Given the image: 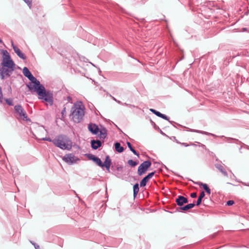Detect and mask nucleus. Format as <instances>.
I'll list each match as a JSON object with an SVG mask.
<instances>
[{
  "mask_svg": "<svg viewBox=\"0 0 249 249\" xmlns=\"http://www.w3.org/2000/svg\"><path fill=\"white\" fill-rule=\"evenodd\" d=\"M189 131H190L191 132L200 133V134L207 135V136H215L214 134H213L212 133H209V132H208L206 131H202V130H199L193 129L189 128Z\"/></svg>",
  "mask_w": 249,
  "mask_h": 249,
  "instance_id": "13",
  "label": "nucleus"
},
{
  "mask_svg": "<svg viewBox=\"0 0 249 249\" xmlns=\"http://www.w3.org/2000/svg\"><path fill=\"white\" fill-rule=\"evenodd\" d=\"M65 112H66L65 108H64L62 110V112H61V113L63 115Z\"/></svg>",
  "mask_w": 249,
  "mask_h": 249,
  "instance_id": "39",
  "label": "nucleus"
},
{
  "mask_svg": "<svg viewBox=\"0 0 249 249\" xmlns=\"http://www.w3.org/2000/svg\"><path fill=\"white\" fill-rule=\"evenodd\" d=\"M195 206L194 203H190L183 207H179L178 211H179V210H182L183 211H186L188 210L193 208Z\"/></svg>",
  "mask_w": 249,
  "mask_h": 249,
  "instance_id": "16",
  "label": "nucleus"
},
{
  "mask_svg": "<svg viewBox=\"0 0 249 249\" xmlns=\"http://www.w3.org/2000/svg\"><path fill=\"white\" fill-rule=\"evenodd\" d=\"M133 190V196L135 198L137 196V195L139 191L138 183H136L134 185Z\"/></svg>",
  "mask_w": 249,
  "mask_h": 249,
  "instance_id": "21",
  "label": "nucleus"
},
{
  "mask_svg": "<svg viewBox=\"0 0 249 249\" xmlns=\"http://www.w3.org/2000/svg\"><path fill=\"white\" fill-rule=\"evenodd\" d=\"M93 161L98 166L102 167H103V163L102 162V161L99 158L96 157V158H95Z\"/></svg>",
  "mask_w": 249,
  "mask_h": 249,
  "instance_id": "24",
  "label": "nucleus"
},
{
  "mask_svg": "<svg viewBox=\"0 0 249 249\" xmlns=\"http://www.w3.org/2000/svg\"><path fill=\"white\" fill-rule=\"evenodd\" d=\"M180 143L185 147H187L189 146V144H188L187 143L183 142V143Z\"/></svg>",
  "mask_w": 249,
  "mask_h": 249,
  "instance_id": "38",
  "label": "nucleus"
},
{
  "mask_svg": "<svg viewBox=\"0 0 249 249\" xmlns=\"http://www.w3.org/2000/svg\"><path fill=\"white\" fill-rule=\"evenodd\" d=\"M85 107L81 101L74 103L71 109L70 117L74 123H80L85 115Z\"/></svg>",
  "mask_w": 249,
  "mask_h": 249,
  "instance_id": "3",
  "label": "nucleus"
},
{
  "mask_svg": "<svg viewBox=\"0 0 249 249\" xmlns=\"http://www.w3.org/2000/svg\"><path fill=\"white\" fill-rule=\"evenodd\" d=\"M248 149H249V147H248Z\"/></svg>",
  "mask_w": 249,
  "mask_h": 249,
  "instance_id": "45",
  "label": "nucleus"
},
{
  "mask_svg": "<svg viewBox=\"0 0 249 249\" xmlns=\"http://www.w3.org/2000/svg\"><path fill=\"white\" fill-rule=\"evenodd\" d=\"M205 193L203 191H202L201 193L200 194V195L199 196L198 199L196 201V205L198 206L199 205L202 201V198L205 196Z\"/></svg>",
  "mask_w": 249,
  "mask_h": 249,
  "instance_id": "19",
  "label": "nucleus"
},
{
  "mask_svg": "<svg viewBox=\"0 0 249 249\" xmlns=\"http://www.w3.org/2000/svg\"><path fill=\"white\" fill-rule=\"evenodd\" d=\"M2 41V40L1 39V38H0V42L1 43Z\"/></svg>",
  "mask_w": 249,
  "mask_h": 249,
  "instance_id": "42",
  "label": "nucleus"
},
{
  "mask_svg": "<svg viewBox=\"0 0 249 249\" xmlns=\"http://www.w3.org/2000/svg\"><path fill=\"white\" fill-rule=\"evenodd\" d=\"M12 46L15 52L17 53L19 57L22 58V59H25L26 58V55L20 51V49L18 47L14 45L13 43H12Z\"/></svg>",
  "mask_w": 249,
  "mask_h": 249,
  "instance_id": "9",
  "label": "nucleus"
},
{
  "mask_svg": "<svg viewBox=\"0 0 249 249\" xmlns=\"http://www.w3.org/2000/svg\"><path fill=\"white\" fill-rule=\"evenodd\" d=\"M155 171L152 172L151 173H149L147 176H146V177L149 179H150V178H151L153 177V176L155 175Z\"/></svg>",
  "mask_w": 249,
  "mask_h": 249,
  "instance_id": "29",
  "label": "nucleus"
},
{
  "mask_svg": "<svg viewBox=\"0 0 249 249\" xmlns=\"http://www.w3.org/2000/svg\"><path fill=\"white\" fill-rule=\"evenodd\" d=\"M6 103L9 106H13V103L12 100L11 99H5Z\"/></svg>",
  "mask_w": 249,
  "mask_h": 249,
  "instance_id": "28",
  "label": "nucleus"
},
{
  "mask_svg": "<svg viewBox=\"0 0 249 249\" xmlns=\"http://www.w3.org/2000/svg\"><path fill=\"white\" fill-rule=\"evenodd\" d=\"M127 163L130 166L135 167L139 163V161H134L132 160H128Z\"/></svg>",
  "mask_w": 249,
  "mask_h": 249,
  "instance_id": "23",
  "label": "nucleus"
},
{
  "mask_svg": "<svg viewBox=\"0 0 249 249\" xmlns=\"http://www.w3.org/2000/svg\"><path fill=\"white\" fill-rule=\"evenodd\" d=\"M176 202L177 205L181 207H183L184 204L188 202V199L183 196H178L176 199Z\"/></svg>",
  "mask_w": 249,
  "mask_h": 249,
  "instance_id": "8",
  "label": "nucleus"
},
{
  "mask_svg": "<svg viewBox=\"0 0 249 249\" xmlns=\"http://www.w3.org/2000/svg\"><path fill=\"white\" fill-rule=\"evenodd\" d=\"M90 143L92 148L94 150L97 149L102 145V142L99 140H92L91 141Z\"/></svg>",
  "mask_w": 249,
  "mask_h": 249,
  "instance_id": "10",
  "label": "nucleus"
},
{
  "mask_svg": "<svg viewBox=\"0 0 249 249\" xmlns=\"http://www.w3.org/2000/svg\"><path fill=\"white\" fill-rule=\"evenodd\" d=\"M149 180V179L146 176L144 177L140 182V187H144Z\"/></svg>",
  "mask_w": 249,
  "mask_h": 249,
  "instance_id": "22",
  "label": "nucleus"
},
{
  "mask_svg": "<svg viewBox=\"0 0 249 249\" xmlns=\"http://www.w3.org/2000/svg\"><path fill=\"white\" fill-rule=\"evenodd\" d=\"M126 144L130 150L135 155L139 157V154L133 148L130 142H127Z\"/></svg>",
  "mask_w": 249,
  "mask_h": 249,
  "instance_id": "20",
  "label": "nucleus"
},
{
  "mask_svg": "<svg viewBox=\"0 0 249 249\" xmlns=\"http://www.w3.org/2000/svg\"><path fill=\"white\" fill-rule=\"evenodd\" d=\"M205 191L208 194L210 195L211 194V189L209 188V187L208 188V189H207Z\"/></svg>",
  "mask_w": 249,
  "mask_h": 249,
  "instance_id": "37",
  "label": "nucleus"
},
{
  "mask_svg": "<svg viewBox=\"0 0 249 249\" xmlns=\"http://www.w3.org/2000/svg\"><path fill=\"white\" fill-rule=\"evenodd\" d=\"M3 101V94L2 92V89L0 87V103H1Z\"/></svg>",
  "mask_w": 249,
  "mask_h": 249,
  "instance_id": "31",
  "label": "nucleus"
},
{
  "mask_svg": "<svg viewBox=\"0 0 249 249\" xmlns=\"http://www.w3.org/2000/svg\"><path fill=\"white\" fill-rule=\"evenodd\" d=\"M111 163V160L108 156H106V160L103 163V167H105L107 170L109 171Z\"/></svg>",
  "mask_w": 249,
  "mask_h": 249,
  "instance_id": "14",
  "label": "nucleus"
},
{
  "mask_svg": "<svg viewBox=\"0 0 249 249\" xmlns=\"http://www.w3.org/2000/svg\"><path fill=\"white\" fill-rule=\"evenodd\" d=\"M52 142L56 146L62 150H70L72 148V142L66 135H59L53 140Z\"/></svg>",
  "mask_w": 249,
  "mask_h": 249,
  "instance_id": "4",
  "label": "nucleus"
},
{
  "mask_svg": "<svg viewBox=\"0 0 249 249\" xmlns=\"http://www.w3.org/2000/svg\"><path fill=\"white\" fill-rule=\"evenodd\" d=\"M242 30L243 31H247V28H242Z\"/></svg>",
  "mask_w": 249,
  "mask_h": 249,
  "instance_id": "40",
  "label": "nucleus"
},
{
  "mask_svg": "<svg viewBox=\"0 0 249 249\" xmlns=\"http://www.w3.org/2000/svg\"><path fill=\"white\" fill-rule=\"evenodd\" d=\"M88 128L89 131L93 134H97L99 131V128L95 124H89Z\"/></svg>",
  "mask_w": 249,
  "mask_h": 249,
  "instance_id": "12",
  "label": "nucleus"
},
{
  "mask_svg": "<svg viewBox=\"0 0 249 249\" xmlns=\"http://www.w3.org/2000/svg\"><path fill=\"white\" fill-rule=\"evenodd\" d=\"M14 108L16 113L18 114L19 116L23 120H29L27 118V115L21 105H16L14 107Z\"/></svg>",
  "mask_w": 249,
  "mask_h": 249,
  "instance_id": "7",
  "label": "nucleus"
},
{
  "mask_svg": "<svg viewBox=\"0 0 249 249\" xmlns=\"http://www.w3.org/2000/svg\"><path fill=\"white\" fill-rule=\"evenodd\" d=\"M87 157L88 158L89 160H92V161H94V160L96 158L95 156L91 154H87Z\"/></svg>",
  "mask_w": 249,
  "mask_h": 249,
  "instance_id": "26",
  "label": "nucleus"
},
{
  "mask_svg": "<svg viewBox=\"0 0 249 249\" xmlns=\"http://www.w3.org/2000/svg\"><path fill=\"white\" fill-rule=\"evenodd\" d=\"M234 140L236 141H238V140H236V139H234Z\"/></svg>",
  "mask_w": 249,
  "mask_h": 249,
  "instance_id": "44",
  "label": "nucleus"
},
{
  "mask_svg": "<svg viewBox=\"0 0 249 249\" xmlns=\"http://www.w3.org/2000/svg\"><path fill=\"white\" fill-rule=\"evenodd\" d=\"M113 99L117 103H118V104H121V105H125V106H127L128 104H126V103H122L121 101H119V100H117V99H116L114 97H112Z\"/></svg>",
  "mask_w": 249,
  "mask_h": 249,
  "instance_id": "32",
  "label": "nucleus"
},
{
  "mask_svg": "<svg viewBox=\"0 0 249 249\" xmlns=\"http://www.w3.org/2000/svg\"><path fill=\"white\" fill-rule=\"evenodd\" d=\"M195 184L198 185L199 186H202L205 190L209 188L207 184L203 183L201 182H195Z\"/></svg>",
  "mask_w": 249,
  "mask_h": 249,
  "instance_id": "25",
  "label": "nucleus"
},
{
  "mask_svg": "<svg viewBox=\"0 0 249 249\" xmlns=\"http://www.w3.org/2000/svg\"><path fill=\"white\" fill-rule=\"evenodd\" d=\"M150 111L151 112H152L153 113H154V114H155L156 116H157L161 118H162L166 120H169V117L168 116H167L166 115H165L161 113L159 111H158L154 109L150 108Z\"/></svg>",
  "mask_w": 249,
  "mask_h": 249,
  "instance_id": "11",
  "label": "nucleus"
},
{
  "mask_svg": "<svg viewBox=\"0 0 249 249\" xmlns=\"http://www.w3.org/2000/svg\"><path fill=\"white\" fill-rule=\"evenodd\" d=\"M43 140H45V141H49V142H52V140L49 138V137H45V138H43Z\"/></svg>",
  "mask_w": 249,
  "mask_h": 249,
  "instance_id": "36",
  "label": "nucleus"
},
{
  "mask_svg": "<svg viewBox=\"0 0 249 249\" xmlns=\"http://www.w3.org/2000/svg\"><path fill=\"white\" fill-rule=\"evenodd\" d=\"M176 141H177V143H180V142H179L178 141H177V140H176Z\"/></svg>",
  "mask_w": 249,
  "mask_h": 249,
  "instance_id": "43",
  "label": "nucleus"
},
{
  "mask_svg": "<svg viewBox=\"0 0 249 249\" xmlns=\"http://www.w3.org/2000/svg\"><path fill=\"white\" fill-rule=\"evenodd\" d=\"M62 159L65 162L70 165L73 164L79 160V159L72 153L66 154Z\"/></svg>",
  "mask_w": 249,
  "mask_h": 249,
  "instance_id": "6",
  "label": "nucleus"
},
{
  "mask_svg": "<svg viewBox=\"0 0 249 249\" xmlns=\"http://www.w3.org/2000/svg\"><path fill=\"white\" fill-rule=\"evenodd\" d=\"M31 243L34 246L36 249H38L39 248V246L38 245H37L36 244L32 242V241H31Z\"/></svg>",
  "mask_w": 249,
  "mask_h": 249,
  "instance_id": "35",
  "label": "nucleus"
},
{
  "mask_svg": "<svg viewBox=\"0 0 249 249\" xmlns=\"http://www.w3.org/2000/svg\"><path fill=\"white\" fill-rule=\"evenodd\" d=\"M67 98H68V101H70L71 99V98L70 97H69V96Z\"/></svg>",
  "mask_w": 249,
  "mask_h": 249,
  "instance_id": "41",
  "label": "nucleus"
},
{
  "mask_svg": "<svg viewBox=\"0 0 249 249\" xmlns=\"http://www.w3.org/2000/svg\"><path fill=\"white\" fill-rule=\"evenodd\" d=\"M190 196L192 198H196L197 196V194L196 192L192 193L191 194Z\"/></svg>",
  "mask_w": 249,
  "mask_h": 249,
  "instance_id": "34",
  "label": "nucleus"
},
{
  "mask_svg": "<svg viewBox=\"0 0 249 249\" xmlns=\"http://www.w3.org/2000/svg\"><path fill=\"white\" fill-rule=\"evenodd\" d=\"M2 59L0 64V77L3 80L11 76L14 71L15 64L7 50H2Z\"/></svg>",
  "mask_w": 249,
  "mask_h": 249,
  "instance_id": "2",
  "label": "nucleus"
},
{
  "mask_svg": "<svg viewBox=\"0 0 249 249\" xmlns=\"http://www.w3.org/2000/svg\"><path fill=\"white\" fill-rule=\"evenodd\" d=\"M114 147L115 150L119 153H122L124 150V147L122 146L118 142H116L114 143Z\"/></svg>",
  "mask_w": 249,
  "mask_h": 249,
  "instance_id": "17",
  "label": "nucleus"
},
{
  "mask_svg": "<svg viewBox=\"0 0 249 249\" xmlns=\"http://www.w3.org/2000/svg\"><path fill=\"white\" fill-rule=\"evenodd\" d=\"M248 186H249V185Z\"/></svg>",
  "mask_w": 249,
  "mask_h": 249,
  "instance_id": "46",
  "label": "nucleus"
},
{
  "mask_svg": "<svg viewBox=\"0 0 249 249\" xmlns=\"http://www.w3.org/2000/svg\"><path fill=\"white\" fill-rule=\"evenodd\" d=\"M23 0L27 4V5L29 7V8H31L32 6V0Z\"/></svg>",
  "mask_w": 249,
  "mask_h": 249,
  "instance_id": "27",
  "label": "nucleus"
},
{
  "mask_svg": "<svg viewBox=\"0 0 249 249\" xmlns=\"http://www.w3.org/2000/svg\"><path fill=\"white\" fill-rule=\"evenodd\" d=\"M99 132H100V134H99L100 138L101 139H105L107 137V129L105 127H103V128H101Z\"/></svg>",
  "mask_w": 249,
  "mask_h": 249,
  "instance_id": "18",
  "label": "nucleus"
},
{
  "mask_svg": "<svg viewBox=\"0 0 249 249\" xmlns=\"http://www.w3.org/2000/svg\"><path fill=\"white\" fill-rule=\"evenodd\" d=\"M215 166L220 172L222 173V174L226 177H228V173L222 165L220 164H216Z\"/></svg>",
  "mask_w": 249,
  "mask_h": 249,
  "instance_id": "15",
  "label": "nucleus"
},
{
  "mask_svg": "<svg viewBox=\"0 0 249 249\" xmlns=\"http://www.w3.org/2000/svg\"><path fill=\"white\" fill-rule=\"evenodd\" d=\"M23 73L31 81V83L27 85L29 90L31 91L34 90L37 93L39 99L44 100L50 105H52L53 103V93L49 90H46L44 86L33 75L27 67L23 68Z\"/></svg>",
  "mask_w": 249,
  "mask_h": 249,
  "instance_id": "1",
  "label": "nucleus"
},
{
  "mask_svg": "<svg viewBox=\"0 0 249 249\" xmlns=\"http://www.w3.org/2000/svg\"><path fill=\"white\" fill-rule=\"evenodd\" d=\"M151 162L150 160H146L142 163L138 167V174L141 176L144 174L151 166Z\"/></svg>",
  "mask_w": 249,
  "mask_h": 249,
  "instance_id": "5",
  "label": "nucleus"
},
{
  "mask_svg": "<svg viewBox=\"0 0 249 249\" xmlns=\"http://www.w3.org/2000/svg\"><path fill=\"white\" fill-rule=\"evenodd\" d=\"M234 204V201L233 200H229L227 202V205L228 206H231Z\"/></svg>",
  "mask_w": 249,
  "mask_h": 249,
  "instance_id": "33",
  "label": "nucleus"
},
{
  "mask_svg": "<svg viewBox=\"0 0 249 249\" xmlns=\"http://www.w3.org/2000/svg\"><path fill=\"white\" fill-rule=\"evenodd\" d=\"M155 171L152 172L151 173H149L147 176H146V177L149 179H150V178H151L153 177V176L155 175Z\"/></svg>",
  "mask_w": 249,
  "mask_h": 249,
  "instance_id": "30",
  "label": "nucleus"
}]
</instances>
